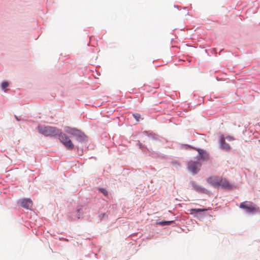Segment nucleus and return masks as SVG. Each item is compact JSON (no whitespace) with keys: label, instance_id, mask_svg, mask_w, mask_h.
Returning a JSON list of instances; mask_svg holds the SVG:
<instances>
[{"label":"nucleus","instance_id":"6e6552de","mask_svg":"<svg viewBox=\"0 0 260 260\" xmlns=\"http://www.w3.org/2000/svg\"><path fill=\"white\" fill-rule=\"evenodd\" d=\"M219 186L225 189H231L233 187V186L226 179L221 177L219 180Z\"/></svg>","mask_w":260,"mask_h":260},{"label":"nucleus","instance_id":"9b49d317","mask_svg":"<svg viewBox=\"0 0 260 260\" xmlns=\"http://www.w3.org/2000/svg\"><path fill=\"white\" fill-rule=\"evenodd\" d=\"M192 187L193 189H194L196 191L199 192H204V188L202 187L201 186L198 185L196 184L195 183H193L192 184Z\"/></svg>","mask_w":260,"mask_h":260},{"label":"nucleus","instance_id":"9d476101","mask_svg":"<svg viewBox=\"0 0 260 260\" xmlns=\"http://www.w3.org/2000/svg\"><path fill=\"white\" fill-rule=\"evenodd\" d=\"M220 144L221 148L225 150L228 151L231 148L230 145L225 142L223 136L221 137L220 138Z\"/></svg>","mask_w":260,"mask_h":260},{"label":"nucleus","instance_id":"20e7f679","mask_svg":"<svg viewBox=\"0 0 260 260\" xmlns=\"http://www.w3.org/2000/svg\"><path fill=\"white\" fill-rule=\"evenodd\" d=\"M240 208L244 209L246 212L249 213L255 212L258 210V208L253 203L248 201L241 203L240 205Z\"/></svg>","mask_w":260,"mask_h":260},{"label":"nucleus","instance_id":"1a4fd4ad","mask_svg":"<svg viewBox=\"0 0 260 260\" xmlns=\"http://www.w3.org/2000/svg\"><path fill=\"white\" fill-rule=\"evenodd\" d=\"M199 156L198 160L202 159L203 160H207L208 159V154L205 151L202 149H198Z\"/></svg>","mask_w":260,"mask_h":260},{"label":"nucleus","instance_id":"f8f14e48","mask_svg":"<svg viewBox=\"0 0 260 260\" xmlns=\"http://www.w3.org/2000/svg\"><path fill=\"white\" fill-rule=\"evenodd\" d=\"M206 211H207V209H191L189 210L190 213L191 214Z\"/></svg>","mask_w":260,"mask_h":260},{"label":"nucleus","instance_id":"dca6fc26","mask_svg":"<svg viewBox=\"0 0 260 260\" xmlns=\"http://www.w3.org/2000/svg\"><path fill=\"white\" fill-rule=\"evenodd\" d=\"M133 116L137 121H139V119L140 118V115L139 114H133Z\"/></svg>","mask_w":260,"mask_h":260},{"label":"nucleus","instance_id":"39448f33","mask_svg":"<svg viewBox=\"0 0 260 260\" xmlns=\"http://www.w3.org/2000/svg\"><path fill=\"white\" fill-rule=\"evenodd\" d=\"M202 164L199 161L190 160L188 162L187 167L189 172L193 174L198 173L201 167Z\"/></svg>","mask_w":260,"mask_h":260},{"label":"nucleus","instance_id":"2eb2a0df","mask_svg":"<svg viewBox=\"0 0 260 260\" xmlns=\"http://www.w3.org/2000/svg\"><path fill=\"white\" fill-rule=\"evenodd\" d=\"M1 86L2 89H4L8 86V83L6 81H4L2 83Z\"/></svg>","mask_w":260,"mask_h":260},{"label":"nucleus","instance_id":"ddd939ff","mask_svg":"<svg viewBox=\"0 0 260 260\" xmlns=\"http://www.w3.org/2000/svg\"><path fill=\"white\" fill-rule=\"evenodd\" d=\"M173 222H174L173 220L167 221H161V222H158V224L162 226H165V225H169L171 223H173Z\"/></svg>","mask_w":260,"mask_h":260},{"label":"nucleus","instance_id":"f257e3e1","mask_svg":"<svg viewBox=\"0 0 260 260\" xmlns=\"http://www.w3.org/2000/svg\"><path fill=\"white\" fill-rule=\"evenodd\" d=\"M39 131L40 133L46 136H55L59 133L60 129L55 127L50 126H39Z\"/></svg>","mask_w":260,"mask_h":260},{"label":"nucleus","instance_id":"f3484780","mask_svg":"<svg viewBox=\"0 0 260 260\" xmlns=\"http://www.w3.org/2000/svg\"><path fill=\"white\" fill-rule=\"evenodd\" d=\"M81 209H79L77 210V213H79L78 218H80V214L81 213Z\"/></svg>","mask_w":260,"mask_h":260},{"label":"nucleus","instance_id":"f03ea898","mask_svg":"<svg viewBox=\"0 0 260 260\" xmlns=\"http://www.w3.org/2000/svg\"><path fill=\"white\" fill-rule=\"evenodd\" d=\"M64 131L69 135L75 137L79 142H82L85 139V135L84 133L76 128L67 126L65 127Z\"/></svg>","mask_w":260,"mask_h":260},{"label":"nucleus","instance_id":"a211bd4d","mask_svg":"<svg viewBox=\"0 0 260 260\" xmlns=\"http://www.w3.org/2000/svg\"><path fill=\"white\" fill-rule=\"evenodd\" d=\"M105 216V214L103 213V214H101V215H99L101 219H102V218Z\"/></svg>","mask_w":260,"mask_h":260},{"label":"nucleus","instance_id":"4468645a","mask_svg":"<svg viewBox=\"0 0 260 260\" xmlns=\"http://www.w3.org/2000/svg\"><path fill=\"white\" fill-rule=\"evenodd\" d=\"M99 190L102 192L105 197L108 196V191L105 188H99Z\"/></svg>","mask_w":260,"mask_h":260},{"label":"nucleus","instance_id":"6ab92c4d","mask_svg":"<svg viewBox=\"0 0 260 260\" xmlns=\"http://www.w3.org/2000/svg\"><path fill=\"white\" fill-rule=\"evenodd\" d=\"M15 118L17 121H19L20 119L18 118V117L17 116H15Z\"/></svg>","mask_w":260,"mask_h":260},{"label":"nucleus","instance_id":"7ed1b4c3","mask_svg":"<svg viewBox=\"0 0 260 260\" xmlns=\"http://www.w3.org/2000/svg\"><path fill=\"white\" fill-rule=\"evenodd\" d=\"M60 142L69 150H72L74 149V146L69 137L65 134L61 133L58 134Z\"/></svg>","mask_w":260,"mask_h":260},{"label":"nucleus","instance_id":"423d86ee","mask_svg":"<svg viewBox=\"0 0 260 260\" xmlns=\"http://www.w3.org/2000/svg\"><path fill=\"white\" fill-rule=\"evenodd\" d=\"M220 178L217 176H211L207 179V181L214 187H219Z\"/></svg>","mask_w":260,"mask_h":260},{"label":"nucleus","instance_id":"0eeeda50","mask_svg":"<svg viewBox=\"0 0 260 260\" xmlns=\"http://www.w3.org/2000/svg\"><path fill=\"white\" fill-rule=\"evenodd\" d=\"M20 205L26 209H31L32 206V202L29 199H23L20 201Z\"/></svg>","mask_w":260,"mask_h":260}]
</instances>
